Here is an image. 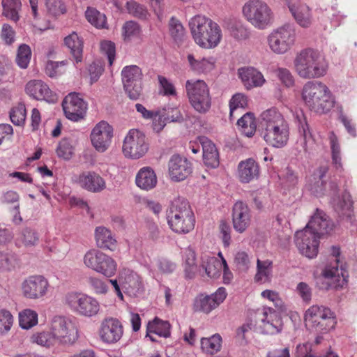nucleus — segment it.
<instances>
[{
    "instance_id": "obj_8",
    "label": "nucleus",
    "mask_w": 357,
    "mask_h": 357,
    "mask_svg": "<svg viewBox=\"0 0 357 357\" xmlns=\"http://www.w3.org/2000/svg\"><path fill=\"white\" fill-rule=\"evenodd\" d=\"M84 263L88 268L107 278L112 277L116 271L117 264L114 259L98 249L88 250L84 255Z\"/></svg>"
},
{
    "instance_id": "obj_15",
    "label": "nucleus",
    "mask_w": 357,
    "mask_h": 357,
    "mask_svg": "<svg viewBox=\"0 0 357 357\" xmlns=\"http://www.w3.org/2000/svg\"><path fill=\"white\" fill-rule=\"evenodd\" d=\"M114 135V128L107 121L102 120L92 129L90 139L94 149L105 152L109 146Z\"/></svg>"
},
{
    "instance_id": "obj_40",
    "label": "nucleus",
    "mask_w": 357,
    "mask_h": 357,
    "mask_svg": "<svg viewBox=\"0 0 357 357\" xmlns=\"http://www.w3.org/2000/svg\"><path fill=\"white\" fill-rule=\"evenodd\" d=\"M336 101L335 96L331 92L329 89L323 92L317 102L312 106L311 110H314L317 113L327 114L332 108L335 107Z\"/></svg>"
},
{
    "instance_id": "obj_26",
    "label": "nucleus",
    "mask_w": 357,
    "mask_h": 357,
    "mask_svg": "<svg viewBox=\"0 0 357 357\" xmlns=\"http://www.w3.org/2000/svg\"><path fill=\"white\" fill-rule=\"evenodd\" d=\"M324 278H328L334 282L341 284L342 289L347 285L349 274L346 266L338 263H327L321 271Z\"/></svg>"
},
{
    "instance_id": "obj_12",
    "label": "nucleus",
    "mask_w": 357,
    "mask_h": 357,
    "mask_svg": "<svg viewBox=\"0 0 357 357\" xmlns=\"http://www.w3.org/2000/svg\"><path fill=\"white\" fill-rule=\"evenodd\" d=\"M258 132L268 145L277 149L284 147L289 138V127L286 120L258 128Z\"/></svg>"
},
{
    "instance_id": "obj_55",
    "label": "nucleus",
    "mask_w": 357,
    "mask_h": 357,
    "mask_svg": "<svg viewBox=\"0 0 357 357\" xmlns=\"http://www.w3.org/2000/svg\"><path fill=\"white\" fill-rule=\"evenodd\" d=\"M100 52L104 54L108 61V65L112 66L116 58V48L115 43L109 40H103L100 44Z\"/></svg>"
},
{
    "instance_id": "obj_32",
    "label": "nucleus",
    "mask_w": 357,
    "mask_h": 357,
    "mask_svg": "<svg viewBox=\"0 0 357 357\" xmlns=\"http://www.w3.org/2000/svg\"><path fill=\"white\" fill-rule=\"evenodd\" d=\"M123 288L126 294L136 298L143 296L145 291L142 278L133 271L125 277Z\"/></svg>"
},
{
    "instance_id": "obj_42",
    "label": "nucleus",
    "mask_w": 357,
    "mask_h": 357,
    "mask_svg": "<svg viewBox=\"0 0 357 357\" xmlns=\"http://www.w3.org/2000/svg\"><path fill=\"white\" fill-rule=\"evenodd\" d=\"M3 15L17 22L20 20V11L22 8L21 0H2Z\"/></svg>"
},
{
    "instance_id": "obj_5",
    "label": "nucleus",
    "mask_w": 357,
    "mask_h": 357,
    "mask_svg": "<svg viewBox=\"0 0 357 357\" xmlns=\"http://www.w3.org/2000/svg\"><path fill=\"white\" fill-rule=\"evenodd\" d=\"M185 87L192 108L200 114L208 112L211 107V98L206 83L202 79H188Z\"/></svg>"
},
{
    "instance_id": "obj_45",
    "label": "nucleus",
    "mask_w": 357,
    "mask_h": 357,
    "mask_svg": "<svg viewBox=\"0 0 357 357\" xmlns=\"http://www.w3.org/2000/svg\"><path fill=\"white\" fill-rule=\"evenodd\" d=\"M222 339L220 334L215 333L209 337L201 339V349L204 352L214 354L220 351Z\"/></svg>"
},
{
    "instance_id": "obj_18",
    "label": "nucleus",
    "mask_w": 357,
    "mask_h": 357,
    "mask_svg": "<svg viewBox=\"0 0 357 357\" xmlns=\"http://www.w3.org/2000/svg\"><path fill=\"white\" fill-rule=\"evenodd\" d=\"M26 93L37 100H45L48 103H55L58 98L56 93L50 90L48 85L40 79L28 82L25 86Z\"/></svg>"
},
{
    "instance_id": "obj_37",
    "label": "nucleus",
    "mask_w": 357,
    "mask_h": 357,
    "mask_svg": "<svg viewBox=\"0 0 357 357\" xmlns=\"http://www.w3.org/2000/svg\"><path fill=\"white\" fill-rule=\"evenodd\" d=\"M187 59L190 69L197 73H206L212 70L215 67V59L213 57H203L202 59H196L193 54H188Z\"/></svg>"
},
{
    "instance_id": "obj_14",
    "label": "nucleus",
    "mask_w": 357,
    "mask_h": 357,
    "mask_svg": "<svg viewBox=\"0 0 357 357\" xmlns=\"http://www.w3.org/2000/svg\"><path fill=\"white\" fill-rule=\"evenodd\" d=\"M66 303L74 311L86 317H92L99 311V303L93 298L79 293H70Z\"/></svg>"
},
{
    "instance_id": "obj_63",
    "label": "nucleus",
    "mask_w": 357,
    "mask_h": 357,
    "mask_svg": "<svg viewBox=\"0 0 357 357\" xmlns=\"http://www.w3.org/2000/svg\"><path fill=\"white\" fill-rule=\"evenodd\" d=\"M46 6L48 12L54 17L66 13V7L62 0H47Z\"/></svg>"
},
{
    "instance_id": "obj_62",
    "label": "nucleus",
    "mask_w": 357,
    "mask_h": 357,
    "mask_svg": "<svg viewBox=\"0 0 357 357\" xmlns=\"http://www.w3.org/2000/svg\"><path fill=\"white\" fill-rule=\"evenodd\" d=\"M26 112L24 107L12 108L9 112L10 121L17 126H23L25 123Z\"/></svg>"
},
{
    "instance_id": "obj_11",
    "label": "nucleus",
    "mask_w": 357,
    "mask_h": 357,
    "mask_svg": "<svg viewBox=\"0 0 357 357\" xmlns=\"http://www.w3.org/2000/svg\"><path fill=\"white\" fill-rule=\"evenodd\" d=\"M50 332L56 341L61 344H73L79 337L77 328L63 316H55L53 318Z\"/></svg>"
},
{
    "instance_id": "obj_51",
    "label": "nucleus",
    "mask_w": 357,
    "mask_h": 357,
    "mask_svg": "<svg viewBox=\"0 0 357 357\" xmlns=\"http://www.w3.org/2000/svg\"><path fill=\"white\" fill-rule=\"evenodd\" d=\"M141 33L142 27L136 21H126L123 24L121 35L124 41L130 40L133 37H137Z\"/></svg>"
},
{
    "instance_id": "obj_13",
    "label": "nucleus",
    "mask_w": 357,
    "mask_h": 357,
    "mask_svg": "<svg viewBox=\"0 0 357 357\" xmlns=\"http://www.w3.org/2000/svg\"><path fill=\"white\" fill-rule=\"evenodd\" d=\"M227 295L224 287H218L211 294L199 293L193 301L192 309L194 312L208 314L219 307L225 301Z\"/></svg>"
},
{
    "instance_id": "obj_56",
    "label": "nucleus",
    "mask_w": 357,
    "mask_h": 357,
    "mask_svg": "<svg viewBox=\"0 0 357 357\" xmlns=\"http://www.w3.org/2000/svg\"><path fill=\"white\" fill-rule=\"evenodd\" d=\"M56 152L59 158L66 161L70 160L74 154V147L70 140L68 138H63L59 142Z\"/></svg>"
},
{
    "instance_id": "obj_22",
    "label": "nucleus",
    "mask_w": 357,
    "mask_h": 357,
    "mask_svg": "<svg viewBox=\"0 0 357 357\" xmlns=\"http://www.w3.org/2000/svg\"><path fill=\"white\" fill-rule=\"evenodd\" d=\"M237 75L246 90L261 87L266 79L258 69L252 66H243L237 70Z\"/></svg>"
},
{
    "instance_id": "obj_21",
    "label": "nucleus",
    "mask_w": 357,
    "mask_h": 357,
    "mask_svg": "<svg viewBox=\"0 0 357 357\" xmlns=\"http://www.w3.org/2000/svg\"><path fill=\"white\" fill-rule=\"evenodd\" d=\"M284 5L288 8L296 23L303 28H307L312 24L310 8L300 0H284Z\"/></svg>"
},
{
    "instance_id": "obj_54",
    "label": "nucleus",
    "mask_w": 357,
    "mask_h": 357,
    "mask_svg": "<svg viewBox=\"0 0 357 357\" xmlns=\"http://www.w3.org/2000/svg\"><path fill=\"white\" fill-rule=\"evenodd\" d=\"M159 85V93L162 96L175 97L177 92L174 83L168 78L162 75L158 76Z\"/></svg>"
},
{
    "instance_id": "obj_2",
    "label": "nucleus",
    "mask_w": 357,
    "mask_h": 357,
    "mask_svg": "<svg viewBox=\"0 0 357 357\" xmlns=\"http://www.w3.org/2000/svg\"><path fill=\"white\" fill-rule=\"evenodd\" d=\"M319 174V179L310 185L311 193L317 197H329L331 204L337 211L342 213L351 212L353 202L349 192L344 190L340 193L336 179H331L328 182L324 181L326 174L325 169L321 168Z\"/></svg>"
},
{
    "instance_id": "obj_23",
    "label": "nucleus",
    "mask_w": 357,
    "mask_h": 357,
    "mask_svg": "<svg viewBox=\"0 0 357 357\" xmlns=\"http://www.w3.org/2000/svg\"><path fill=\"white\" fill-rule=\"evenodd\" d=\"M236 174L240 183H249L259 178L260 165L253 158L241 160L238 164Z\"/></svg>"
},
{
    "instance_id": "obj_1",
    "label": "nucleus",
    "mask_w": 357,
    "mask_h": 357,
    "mask_svg": "<svg viewBox=\"0 0 357 357\" xmlns=\"http://www.w3.org/2000/svg\"><path fill=\"white\" fill-rule=\"evenodd\" d=\"M336 224L323 210L317 208L305 227L297 231L294 242L299 252L312 259L317 257L320 239L325 235H332Z\"/></svg>"
},
{
    "instance_id": "obj_48",
    "label": "nucleus",
    "mask_w": 357,
    "mask_h": 357,
    "mask_svg": "<svg viewBox=\"0 0 357 357\" xmlns=\"http://www.w3.org/2000/svg\"><path fill=\"white\" fill-rule=\"evenodd\" d=\"M38 324V314L31 309H25L19 314V326L29 330Z\"/></svg>"
},
{
    "instance_id": "obj_43",
    "label": "nucleus",
    "mask_w": 357,
    "mask_h": 357,
    "mask_svg": "<svg viewBox=\"0 0 357 357\" xmlns=\"http://www.w3.org/2000/svg\"><path fill=\"white\" fill-rule=\"evenodd\" d=\"M273 262L271 260L257 261V272L254 277L255 283H263V278H265L264 282H270L271 280Z\"/></svg>"
},
{
    "instance_id": "obj_58",
    "label": "nucleus",
    "mask_w": 357,
    "mask_h": 357,
    "mask_svg": "<svg viewBox=\"0 0 357 357\" xmlns=\"http://www.w3.org/2000/svg\"><path fill=\"white\" fill-rule=\"evenodd\" d=\"M63 111L67 119L73 122H79L84 119L87 109L66 107L63 105Z\"/></svg>"
},
{
    "instance_id": "obj_27",
    "label": "nucleus",
    "mask_w": 357,
    "mask_h": 357,
    "mask_svg": "<svg viewBox=\"0 0 357 357\" xmlns=\"http://www.w3.org/2000/svg\"><path fill=\"white\" fill-rule=\"evenodd\" d=\"M328 90L326 85L319 81H309L303 86L302 91V98L305 104L307 105L310 109L314 106L323 92Z\"/></svg>"
},
{
    "instance_id": "obj_47",
    "label": "nucleus",
    "mask_w": 357,
    "mask_h": 357,
    "mask_svg": "<svg viewBox=\"0 0 357 357\" xmlns=\"http://www.w3.org/2000/svg\"><path fill=\"white\" fill-rule=\"evenodd\" d=\"M169 34L173 41L178 45L183 43L185 37V28L182 23L175 17H172L169 20Z\"/></svg>"
},
{
    "instance_id": "obj_31",
    "label": "nucleus",
    "mask_w": 357,
    "mask_h": 357,
    "mask_svg": "<svg viewBox=\"0 0 357 357\" xmlns=\"http://www.w3.org/2000/svg\"><path fill=\"white\" fill-rule=\"evenodd\" d=\"M294 119L301 137V145L303 149L306 151L307 144L311 143L313 144L315 143L314 136L310 128L307 118L302 110L296 113Z\"/></svg>"
},
{
    "instance_id": "obj_4",
    "label": "nucleus",
    "mask_w": 357,
    "mask_h": 357,
    "mask_svg": "<svg viewBox=\"0 0 357 357\" xmlns=\"http://www.w3.org/2000/svg\"><path fill=\"white\" fill-rule=\"evenodd\" d=\"M294 66L298 75L306 79L320 77L326 73L324 59L314 49L303 50L296 56Z\"/></svg>"
},
{
    "instance_id": "obj_39",
    "label": "nucleus",
    "mask_w": 357,
    "mask_h": 357,
    "mask_svg": "<svg viewBox=\"0 0 357 357\" xmlns=\"http://www.w3.org/2000/svg\"><path fill=\"white\" fill-rule=\"evenodd\" d=\"M184 215L188 217L189 214H194L188 200L182 197H178L172 201L167 209L166 215Z\"/></svg>"
},
{
    "instance_id": "obj_49",
    "label": "nucleus",
    "mask_w": 357,
    "mask_h": 357,
    "mask_svg": "<svg viewBox=\"0 0 357 357\" xmlns=\"http://www.w3.org/2000/svg\"><path fill=\"white\" fill-rule=\"evenodd\" d=\"M31 58V50L29 45L22 43L18 46L15 61L21 69L28 68Z\"/></svg>"
},
{
    "instance_id": "obj_20",
    "label": "nucleus",
    "mask_w": 357,
    "mask_h": 357,
    "mask_svg": "<svg viewBox=\"0 0 357 357\" xmlns=\"http://www.w3.org/2000/svg\"><path fill=\"white\" fill-rule=\"evenodd\" d=\"M100 336L102 342L111 344L117 342L123 333L121 321L113 317L104 319L100 328Z\"/></svg>"
},
{
    "instance_id": "obj_61",
    "label": "nucleus",
    "mask_w": 357,
    "mask_h": 357,
    "mask_svg": "<svg viewBox=\"0 0 357 357\" xmlns=\"http://www.w3.org/2000/svg\"><path fill=\"white\" fill-rule=\"evenodd\" d=\"M156 266L164 275H171L176 269L177 265L175 262L165 257H158L156 259Z\"/></svg>"
},
{
    "instance_id": "obj_16",
    "label": "nucleus",
    "mask_w": 357,
    "mask_h": 357,
    "mask_svg": "<svg viewBox=\"0 0 357 357\" xmlns=\"http://www.w3.org/2000/svg\"><path fill=\"white\" fill-rule=\"evenodd\" d=\"M251 209L243 200L234 202L231 208V220L234 231L238 234L244 233L251 225Z\"/></svg>"
},
{
    "instance_id": "obj_50",
    "label": "nucleus",
    "mask_w": 357,
    "mask_h": 357,
    "mask_svg": "<svg viewBox=\"0 0 357 357\" xmlns=\"http://www.w3.org/2000/svg\"><path fill=\"white\" fill-rule=\"evenodd\" d=\"M162 111L165 120L168 123H183L186 121L178 107L167 105L162 107Z\"/></svg>"
},
{
    "instance_id": "obj_57",
    "label": "nucleus",
    "mask_w": 357,
    "mask_h": 357,
    "mask_svg": "<svg viewBox=\"0 0 357 357\" xmlns=\"http://www.w3.org/2000/svg\"><path fill=\"white\" fill-rule=\"evenodd\" d=\"M338 282H339L337 283L334 282L328 278H324L321 273L319 275L314 277L315 287L319 291L326 292L331 290L336 291L341 289V284H340Z\"/></svg>"
},
{
    "instance_id": "obj_38",
    "label": "nucleus",
    "mask_w": 357,
    "mask_h": 357,
    "mask_svg": "<svg viewBox=\"0 0 357 357\" xmlns=\"http://www.w3.org/2000/svg\"><path fill=\"white\" fill-rule=\"evenodd\" d=\"M225 25L230 36L235 40H242L249 37L250 31L241 20L229 18L225 22Z\"/></svg>"
},
{
    "instance_id": "obj_9",
    "label": "nucleus",
    "mask_w": 357,
    "mask_h": 357,
    "mask_svg": "<svg viewBox=\"0 0 357 357\" xmlns=\"http://www.w3.org/2000/svg\"><path fill=\"white\" fill-rule=\"evenodd\" d=\"M149 144L144 132L138 129L128 131L123 143V153L126 158L137 160L149 151Z\"/></svg>"
},
{
    "instance_id": "obj_28",
    "label": "nucleus",
    "mask_w": 357,
    "mask_h": 357,
    "mask_svg": "<svg viewBox=\"0 0 357 357\" xmlns=\"http://www.w3.org/2000/svg\"><path fill=\"white\" fill-rule=\"evenodd\" d=\"M202 159L206 167L216 169L220 165V154L215 144L208 137L201 139Z\"/></svg>"
},
{
    "instance_id": "obj_7",
    "label": "nucleus",
    "mask_w": 357,
    "mask_h": 357,
    "mask_svg": "<svg viewBox=\"0 0 357 357\" xmlns=\"http://www.w3.org/2000/svg\"><path fill=\"white\" fill-rule=\"evenodd\" d=\"M306 321H310L317 331L327 333L335 329L336 316L329 307L324 305H312L305 312Z\"/></svg>"
},
{
    "instance_id": "obj_53",
    "label": "nucleus",
    "mask_w": 357,
    "mask_h": 357,
    "mask_svg": "<svg viewBox=\"0 0 357 357\" xmlns=\"http://www.w3.org/2000/svg\"><path fill=\"white\" fill-rule=\"evenodd\" d=\"M126 8L129 14L139 20H147L149 16L147 8L135 1H127Z\"/></svg>"
},
{
    "instance_id": "obj_3",
    "label": "nucleus",
    "mask_w": 357,
    "mask_h": 357,
    "mask_svg": "<svg viewBox=\"0 0 357 357\" xmlns=\"http://www.w3.org/2000/svg\"><path fill=\"white\" fill-rule=\"evenodd\" d=\"M189 29L195 43L204 49L217 47L222 39L220 26L204 15H197L188 22Z\"/></svg>"
},
{
    "instance_id": "obj_59",
    "label": "nucleus",
    "mask_w": 357,
    "mask_h": 357,
    "mask_svg": "<svg viewBox=\"0 0 357 357\" xmlns=\"http://www.w3.org/2000/svg\"><path fill=\"white\" fill-rule=\"evenodd\" d=\"M331 152L332 164L337 169L342 168L340 146L336 137L331 139Z\"/></svg>"
},
{
    "instance_id": "obj_19",
    "label": "nucleus",
    "mask_w": 357,
    "mask_h": 357,
    "mask_svg": "<svg viewBox=\"0 0 357 357\" xmlns=\"http://www.w3.org/2000/svg\"><path fill=\"white\" fill-rule=\"evenodd\" d=\"M48 286V281L44 276L31 275L22 282V289L24 297L36 299L46 294Z\"/></svg>"
},
{
    "instance_id": "obj_41",
    "label": "nucleus",
    "mask_w": 357,
    "mask_h": 357,
    "mask_svg": "<svg viewBox=\"0 0 357 357\" xmlns=\"http://www.w3.org/2000/svg\"><path fill=\"white\" fill-rule=\"evenodd\" d=\"M87 21L98 29H108L107 17L96 8L88 7L85 11Z\"/></svg>"
},
{
    "instance_id": "obj_44",
    "label": "nucleus",
    "mask_w": 357,
    "mask_h": 357,
    "mask_svg": "<svg viewBox=\"0 0 357 357\" xmlns=\"http://www.w3.org/2000/svg\"><path fill=\"white\" fill-rule=\"evenodd\" d=\"M282 114L275 107H271L264 111L260 114V123L259 128H263L268 126L275 124L276 122L284 121Z\"/></svg>"
},
{
    "instance_id": "obj_34",
    "label": "nucleus",
    "mask_w": 357,
    "mask_h": 357,
    "mask_svg": "<svg viewBox=\"0 0 357 357\" xmlns=\"http://www.w3.org/2000/svg\"><path fill=\"white\" fill-rule=\"evenodd\" d=\"M199 267L210 278L218 279L222 273V260L214 256L202 257V262Z\"/></svg>"
},
{
    "instance_id": "obj_64",
    "label": "nucleus",
    "mask_w": 357,
    "mask_h": 357,
    "mask_svg": "<svg viewBox=\"0 0 357 357\" xmlns=\"http://www.w3.org/2000/svg\"><path fill=\"white\" fill-rule=\"evenodd\" d=\"M13 323L12 314L6 309L0 310V334L9 331Z\"/></svg>"
},
{
    "instance_id": "obj_24",
    "label": "nucleus",
    "mask_w": 357,
    "mask_h": 357,
    "mask_svg": "<svg viewBox=\"0 0 357 357\" xmlns=\"http://www.w3.org/2000/svg\"><path fill=\"white\" fill-rule=\"evenodd\" d=\"M167 225L169 229L178 234H187L192 231L195 226V214H189L188 217L184 215H166Z\"/></svg>"
},
{
    "instance_id": "obj_29",
    "label": "nucleus",
    "mask_w": 357,
    "mask_h": 357,
    "mask_svg": "<svg viewBox=\"0 0 357 357\" xmlns=\"http://www.w3.org/2000/svg\"><path fill=\"white\" fill-rule=\"evenodd\" d=\"M94 238L98 248L114 251L116 248V239L112 231L105 226H98L94 230Z\"/></svg>"
},
{
    "instance_id": "obj_60",
    "label": "nucleus",
    "mask_w": 357,
    "mask_h": 357,
    "mask_svg": "<svg viewBox=\"0 0 357 357\" xmlns=\"http://www.w3.org/2000/svg\"><path fill=\"white\" fill-rule=\"evenodd\" d=\"M248 105V96L242 93H236L231 96L229 102L230 114H232L238 108L245 109Z\"/></svg>"
},
{
    "instance_id": "obj_17",
    "label": "nucleus",
    "mask_w": 357,
    "mask_h": 357,
    "mask_svg": "<svg viewBox=\"0 0 357 357\" xmlns=\"http://www.w3.org/2000/svg\"><path fill=\"white\" fill-rule=\"evenodd\" d=\"M168 167L170 178L174 182L183 181L192 173V163L178 154H174L170 158Z\"/></svg>"
},
{
    "instance_id": "obj_10",
    "label": "nucleus",
    "mask_w": 357,
    "mask_h": 357,
    "mask_svg": "<svg viewBox=\"0 0 357 357\" xmlns=\"http://www.w3.org/2000/svg\"><path fill=\"white\" fill-rule=\"evenodd\" d=\"M294 24L287 23L273 31L268 38L271 50L278 54L285 53L294 43L296 31Z\"/></svg>"
},
{
    "instance_id": "obj_6",
    "label": "nucleus",
    "mask_w": 357,
    "mask_h": 357,
    "mask_svg": "<svg viewBox=\"0 0 357 357\" xmlns=\"http://www.w3.org/2000/svg\"><path fill=\"white\" fill-rule=\"evenodd\" d=\"M243 14L255 27L264 29L271 24L272 11L268 6L261 0H250L243 7Z\"/></svg>"
},
{
    "instance_id": "obj_33",
    "label": "nucleus",
    "mask_w": 357,
    "mask_h": 357,
    "mask_svg": "<svg viewBox=\"0 0 357 357\" xmlns=\"http://www.w3.org/2000/svg\"><path fill=\"white\" fill-rule=\"evenodd\" d=\"M158 183L157 176L151 167H142L136 174L135 184L142 190L149 191L153 189Z\"/></svg>"
},
{
    "instance_id": "obj_52",
    "label": "nucleus",
    "mask_w": 357,
    "mask_h": 357,
    "mask_svg": "<svg viewBox=\"0 0 357 357\" xmlns=\"http://www.w3.org/2000/svg\"><path fill=\"white\" fill-rule=\"evenodd\" d=\"M31 342L47 348H50L57 343L50 331H41L33 333L31 337Z\"/></svg>"
},
{
    "instance_id": "obj_46",
    "label": "nucleus",
    "mask_w": 357,
    "mask_h": 357,
    "mask_svg": "<svg viewBox=\"0 0 357 357\" xmlns=\"http://www.w3.org/2000/svg\"><path fill=\"white\" fill-rule=\"evenodd\" d=\"M142 76V70L139 66L136 65L125 66L121 70L123 86H125V84L141 82Z\"/></svg>"
},
{
    "instance_id": "obj_35",
    "label": "nucleus",
    "mask_w": 357,
    "mask_h": 357,
    "mask_svg": "<svg viewBox=\"0 0 357 357\" xmlns=\"http://www.w3.org/2000/svg\"><path fill=\"white\" fill-rule=\"evenodd\" d=\"M149 327V332H153V334L163 338H169L172 335V324L169 321L164 320L155 316L146 323Z\"/></svg>"
},
{
    "instance_id": "obj_25",
    "label": "nucleus",
    "mask_w": 357,
    "mask_h": 357,
    "mask_svg": "<svg viewBox=\"0 0 357 357\" xmlns=\"http://www.w3.org/2000/svg\"><path fill=\"white\" fill-rule=\"evenodd\" d=\"M77 183L82 189L93 193L100 192L106 188L105 179L94 171L82 172Z\"/></svg>"
},
{
    "instance_id": "obj_30",
    "label": "nucleus",
    "mask_w": 357,
    "mask_h": 357,
    "mask_svg": "<svg viewBox=\"0 0 357 357\" xmlns=\"http://www.w3.org/2000/svg\"><path fill=\"white\" fill-rule=\"evenodd\" d=\"M64 45L69 50L75 64L81 63L83 59L84 39L77 32L72 31L63 39Z\"/></svg>"
},
{
    "instance_id": "obj_36",
    "label": "nucleus",
    "mask_w": 357,
    "mask_h": 357,
    "mask_svg": "<svg viewBox=\"0 0 357 357\" xmlns=\"http://www.w3.org/2000/svg\"><path fill=\"white\" fill-rule=\"evenodd\" d=\"M236 125L239 131L249 138L252 137L257 132V121L255 114L248 112L244 114L238 121Z\"/></svg>"
}]
</instances>
